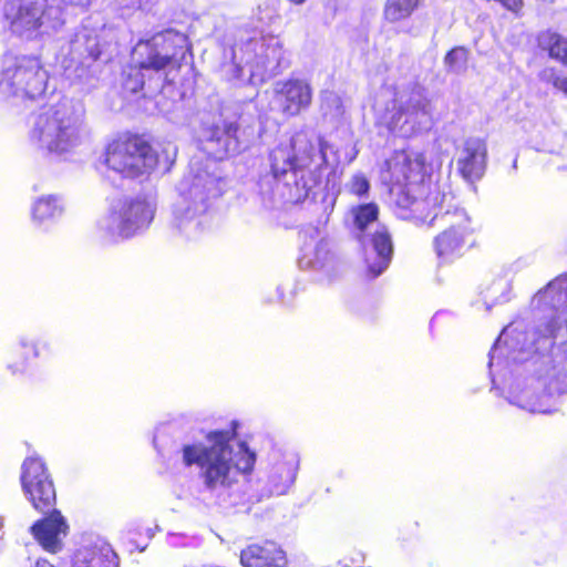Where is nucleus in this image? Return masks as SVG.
Returning a JSON list of instances; mask_svg holds the SVG:
<instances>
[{"mask_svg":"<svg viewBox=\"0 0 567 567\" xmlns=\"http://www.w3.org/2000/svg\"><path fill=\"white\" fill-rule=\"evenodd\" d=\"M379 207L375 203L361 204L352 209L353 223L361 231H365L368 226L379 218Z\"/></svg>","mask_w":567,"mask_h":567,"instance_id":"393cba45","label":"nucleus"},{"mask_svg":"<svg viewBox=\"0 0 567 567\" xmlns=\"http://www.w3.org/2000/svg\"><path fill=\"white\" fill-rule=\"evenodd\" d=\"M453 199L445 192H434L429 204L401 197L398 206L400 219L416 226H434L437 223L443 227L432 241L440 265H451L480 245L481 225L465 209L453 205Z\"/></svg>","mask_w":567,"mask_h":567,"instance_id":"f03ea898","label":"nucleus"},{"mask_svg":"<svg viewBox=\"0 0 567 567\" xmlns=\"http://www.w3.org/2000/svg\"><path fill=\"white\" fill-rule=\"evenodd\" d=\"M420 3L421 0H385L383 18L391 23L405 20L413 14Z\"/></svg>","mask_w":567,"mask_h":567,"instance_id":"5701e85b","label":"nucleus"},{"mask_svg":"<svg viewBox=\"0 0 567 567\" xmlns=\"http://www.w3.org/2000/svg\"><path fill=\"white\" fill-rule=\"evenodd\" d=\"M187 55H192V45L188 37L178 31L165 30L138 40L132 51V62L123 71V89L137 93L157 83L162 75L179 73Z\"/></svg>","mask_w":567,"mask_h":567,"instance_id":"7ed1b4c3","label":"nucleus"},{"mask_svg":"<svg viewBox=\"0 0 567 567\" xmlns=\"http://www.w3.org/2000/svg\"><path fill=\"white\" fill-rule=\"evenodd\" d=\"M487 164V144L484 138L468 137L464 141L461 156L457 159V171L467 182L483 177Z\"/></svg>","mask_w":567,"mask_h":567,"instance_id":"ddd939ff","label":"nucleus"},{"mask_svg":"<svg viewBox=\"0 0 567 567\" xmlns=\"http://www.w3.org/2000/svg\"><path fill=\"white\" fill-rule=\"evenodd\" d=\"M35 567H54L49 560L40 558L35 563Z\"/></svg>","mask_w":567,"mask_h":567,"instance_id":"473e14b6","label":"nucleus"},{"mask_svg":"<svg viewBox=\"0 0 567 567\" xmlns=\"http://www.w3.org/2000/svg\"><path fill=\"white\" fill-rule=\"evenodd\" d=\"M73 567H117L116 555L109 548H92Z\"/></svg>","mask_w":567,"mask_h":567,"instance_id":"b1692460","label":"nucleus"},{"mask_svg":"<svg viewBox=\"0 0 567 567\" xmlns=\"http://www.w3.org/2000/svg\"><path fill=\"white\" fill-rule=\"evenodd\" d=\"M238 422L233 421L227 430L206 433L208 445L189 443L182 447V460L186 467L197 466L203 488L210 495L225 499L231 496L240 476L251 474L256 454L246 442L233 451L230 443L237 437Z\"/></svg>","mask_w":567,"mask_h":567,"instance_id":"f257e3e1","label":"nucleus"},{"mask_svg":"<svg viewBox=\"0 0 567 567\" xmlns=\"http://www.w3.org/2000/svg\"><path fill=\"white\" fill-rule=\"evenodd\" d=\"M298 471V461L292 457L289 461L277 462L268 476L272 491L277 494H285L293 484Z\"/></svg>","mask_w":567,"mask_h":567,"instance_id":"a211bd4d","label":"nucleus"},{"mask_svg":"<svg viewBox=\"0 0 567 567\" xmlns=\"http://www.w3.org/2000/svg\"><path fill=\"white\" fill-rule=\"evenodd\" d=\"M293 150L289 144H279L269 152L270 173L275 179H282L289 172H296Z\"/></svg>","mask_w":567,"mask_h":567,"instance_id":"412c9836","label":"nucleus"},{"mask_svg":"<svg viewBox=\"0 0 567 567\" xmlns=\"http://www.w3.org/2000/svg\"><path fill=\"white\" fill-rule=\"evenodd\" d=\"M23 349H24L25 351H27V350H29V349H32V350H33L34 355H35V357L38 355V352L35 351V349H34V347H33V346L24 344V346H23Z\"/></svg>","mask_w":567,"mask_h":567,"instance_id":"c9c22d12","label":"nucleus"},{"mask_svg":"<svg viewBox=\"0 0 567 567\" xmlns=\"http://www.w3.org/2000/svg\"><path fill=\"white\" fill-rule=\"evenodd\" d=\"M433 168L425 153L408 148L395 150L383 163L381 175L383 182L393 194V213L398 216L401 197L409 202H426L434 192H443L437 183L432 181Z\"/></svg>","mask_w":567,"mask_h":567,"instance_id":"20e7f679","label":"nucleus"},{"mask_svg":"<svg viewBox=\"0 0 567 567\" xmlns=\"http://www.w3.org/2000/svg\"><path fill=\"white\" fill-rule=\"evenodd\" d=\"M62 9H80L85 10L90 7L92 0H58Z\"/></svg>","mask_w":567,"mask_h":567,"instance_id":"c756f323","label":"nucleus"},{"mask_svg":"<svg viewBox=\"0 0 567 567\" xmlns=\"http://www.w3.org/2000/svg\"><path fill=\"white\" fill-rule=\"evenodd\" d=\"M288 2L295 4V6H301L307 0H287Z\"/></svg>","mask_w":567,"mask_h":567,"instance_id":"f704fd0d","label":"nucleus"},{"mask_svg":"<svg viewBox=\"0 0 567 567\" xmlns=\"http://www.w3.org/2000/svg\"><path fill=\"white\" fill-rule=\"evenodd\" d=\"M45 12L41 0L3 1V18L9 29L20 35L38 34L44 24Z\"/></svg>","mask_w":567,"mask_h":567,"instance_id":"1a4fd4ad","label":"nucleus"},{"mask_svg":"<svg viewBox=\"0 0 567 567\" xmlns=\"http://www.w3.org/2000/svg\"><path fill=\"white\" fill-rule=\"evenodd\" d=\"M20 483L35 511L47 514L53 509L56 504V489L52 474L41 456L31 455L23 460Z\"/></svg>","mask_w":567,"mask_h":567,"instance_id":"423d86ee","label":"nucleus"},{"mask_svg":"<svg viewBox=\"0 0 567 567\" xmlns=\"http://www.w3.org/2000/svg\"><path fill=\"white\" fill-rule=\"evenodd\" d=\"M104 164L121 177L134 179L150 174L158 164V155L146 135L126 131L106 143Z\"/></svg>","mask_w":567,"mask_h":567,"instance_id":"39448f33","label":"nucleus"},{"mask_svg":"<svg viewBox=\"0 0 567 567\" xmlns=\"http://www.w3.org/2000/svg\"><path fill=\"white\" fill-rule=\"evenodd\" d=\"M244 567H287L286 553L274 542L250 544L240 553Z\"/></svg>","mask_w":567,"mask_h":567,"instance_id":"2eb2a0df","label":"nucleus"},{"mask_svg":"<svg viewBox=\"0 0 567 567\" xmlns=\"http://www.w3.org/2000/svg\"><path fill=\"white\" fill-rule=\"evenodd\" d=\"M154 217L153 210L144 199H124L110 215L111 223L117 228L118 235L130 238L150 226Z\"/></svg>","mask_w":567,"mask_h":567,"instance_id":"9d476101","label":"nucleus"},{"mask_svg":"<svg viewBox=\"0 0 567 567\" xmlns=\"http://www.w3.org/2000/svg\"><path fill=\"white\" fill-rule=\"evenodd\" d=\"M32 137L45 141L51 152H64L72 145L75 128L65 112L51 106L37 116Z\"/></svg>","mask_w":567,"mask_h":567,"instance_id":"6e6552de","label":"nucleus"},{"mask_svg":"<svg viewBox=\"0 0 567 567\" xmlns=\"http://www.w3.org/2000/svg\"><path fill=\"white\" fill-rule=\"evenodd\" d=\"M64 208L56 196L48 195L38 198L32 206V219L39 225L55 221L62 216Z\"/></svg>","mask_w":567,"mask_h":567,"instance_id":"6ab92c4d","label":"nucleus"},{"mask_svg":"<svg viewBox=\"0 0 567 567\" xmlns=\"http://www.w3.org/2000/svg\"><path fill=\"white\" fill-rule=\"evenodd\" d=\"M551 85L558 91L563 92L567 95V75L565 74H555L551 78Z\"/></svg>","mask_w":567,"mask_h":567,"instance_id":"7c9ffc66","label":"nucleus"},{"mask_svg":"<svg viewBox=\"0 0 567 567\" xmlns=\"http://www.w3.org/2000/svg\"><path fill=\"white\" fill-rule=\"evenodd\" d=\"M371 245L377 254L374 260L365 259L367 269L365 275L370 279L380 276L390 265L393 256V241L390 233L385 227L377 229L371 235Z\"/></svg>","mask_w":567,"mask_h":567,"instance_id":"dca6fc26","label":"nucleus"},{"mask_svg":"<svg viewBox=\"0 0 567 567\" xmlns=\"http://www.w3.org/2000/svg\"><path fill=\"white\" fill-rule=\"evenodd\" d=\"M47 514L48 516L38 519L31 526V533L34 539L43 547V549L55 554L62 547L60 535H65L69 530V526L61 512L54 507Z\"/></svg>","mask_w":567,"mask_h":567,"instance_id":"4468645a","label":"nucleus"},{"mask_svg":"<svg viewBox=\"0 0 567 567\" xmlns=\"http://www.w3.org/2000/svg\"><path fill=\"white\" fill-rule=\"evenodd\" d=\"M370 183L363 175H357L351 179L350 192L359 197L368 194Z\"/></svg>","mask_w":567,"mask_h":567,"instance_id":"cd10ccee","label":"nucleus"},{"mask_svg":"<svg viewBox=\"0 0 567 567\" xmlns=\"http://www.w3.org/2000/svg\"><path fill=\"white\" fill-rule=\"evenodd\" d=\"M150 1L151 0H121L124 7L133 9H141L150 3Z\"/></svg>","mask_w":567,"mask_h":567,"instance_id":"2f4dec72","label":"nucleus"},{"mask_svg":"<svg viewBox=\"0 0 567 567\" xmlns=\"http://www.w3.org/2000/svg\"><path fill=\"white\" fill-rule=\"evenodd\" d=\"M73 50L82 62H95L102 55L103 43L96 33L84 32L76 35Z\"/></svg>","mask_w":567,"mask_h":567,"instance_id":"aec40b11","label":"nucleus"},{"mask_svg":"<svg viewBox=\"0 0 567 567\" xmlns=\"http://www.w3.org/2000/svg\"><path fill=\"white\" fill-rule=\"evenodd\" d=\"M561 355H563V361L567 363V342H565L563 344Z\"/></svg>","mask_w":567,"mask_h":567,"instance_id":"72a5a7b5","label":"nucleus"},{"mask_svg":"<svg viewBox=\"0 0 567 567\" xmlns=\"http://www.w3.org/2000/svg\"><path fill=\"white\" fill-rule=\"evenodd\" d=\"M537 47L549 59L567 69V37L553 29H546L536 35Z\"/></svg>","mask_w":567,"mask_h":567,"instance_id":"f3484780","label":"nucleus"},{"mask_svg":"<svg viewBox=\"0 0 567 567\" xmlns=\"http://www.w3.org/2000/svg\"><path fill=\"white\" fill-rule=\"evenodd\" d=\"M470 50L464 45H457L449 50L444 56V64L449 71L458 72L466 68Z\"/></svg>","mask_w":567,"mask_h":567,"instance_id":"a878e982","label":"nucleus"},{"mask_svg":"<svg viewBox=\"0 0 567 567\" xmlns=\"http://www.w3.org/2000/svg\"><path fill=\"white\" fill-rule=\"evenodd\" d=\"M47 80V71L40 58L22 55L2 72L0 86L12 95L35 99L44 93Z\"/></svg>","mask_w":567,"mask_h":567,"instance_id":"0eeeda50","label":"nucleus"},{"mask_svg":"<svg viewBox=\"0 0 567 567\" xmlns=\"http://www.w3.org/2000/svg\"><path fill=\"white\" fill-rule=\"evenodd\" d=\"M237 131H238V126L236 124L229 123V124L224 125L223 135L217 137V141H220L223 137L226 138V141H225V151H224L225 155L228 154V143H229V140H231V138L235 140L236 138Z\"/></svg>","mask_w":567,"mask_h":567,"instance_id":"c85d7f7f","label":"nucleus"},{"mask_svg":"<svg viewBox=\"0 0 567 567\" xmlns=\"http://www.w3.org/2000/svg\"><path fill=\"white\" fill-rule=\"evenodd\" d=\"M311 85L302 79H287L276 84L274 100L279 112L286 117H295L308 110L312 103Z\"/></svg>","mask_w":567,"mask_h":567,"instance_id":"9b49d317","label":"nucleus"},{"mask_svg":"<svg viewBox=\"0 0 567 567\" xmlns=\"http://www.w3.org/2000/svg\"><path fill=\"white\" fill-rule=\"evenodd\" d=\"M289 147L293 150V164L297 171L311 169L321 175V171L327 166L328 143L323 137L319 138V147L316 146L312 138L302 132L295 134L289 142Z\"/></svg>","mask_w":567,"mask_h":567,"instance_id":"f8f14e48","label":"nucleus"},{"mask_svg":"<svg viewBox=\"0 0 567 567\" xmlns=\"http://www.w3.org/2000/svg\"><path fill=\"white\" fill-rule=\"evenodd\" d=\"M534 299L538 308L554 307V302L567 299V275H559L549 281L543 289L538 290Z\"/></svg>","mask_w":567,"mask_h":567,"instance_id":"4be33fe9","label":"nucleus"},{"mask_svg":"<svg viewBox=\"0 0 567 567\" xmlns=\"http://www.w3.org/2000/svg\"><path fill=\"white\" fill-rule=\"evenodd\" d=\"M563 328L561 321L557 317H551L536 328V341H554Z\"/></svg>","mask_w":567,"mask_h":567,"instance_id":"bb28decb","label":"nucleus"}]
</instances>
